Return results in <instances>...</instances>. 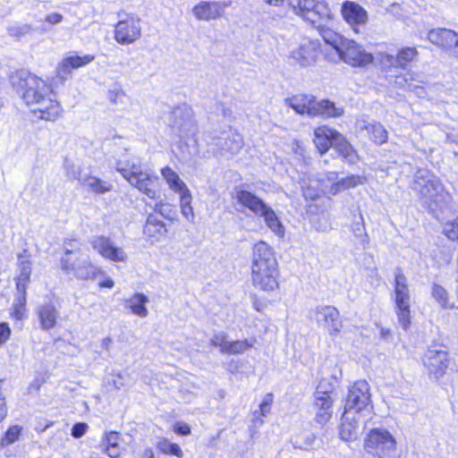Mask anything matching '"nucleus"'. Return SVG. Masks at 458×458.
I'll list each match as a JSON object with an SVG mask.
<instances>
[{
    "mask_svg": "<svg viewBox=\"0 0 458 458\" xmlns=\"http://www.w3.org/2000/svg\"><path fill=\"white\" fill-rule=\"evenodd\" d=\"M371 394L369 384L365 380L355 382L351 388L345 402V413L353 411L370 418L372 411Z\"/></svg>",
    "mask_w": 458,
    "mask_h": 458,
    "instance_id": "9d476101",
    "label": "nucleus"
},
{
    "mask_svg": "<svg viewBox=\"0 0 458 458\" xmlns=\"http://www.w3.org/2000/svg\"><path fill=\"white\" fill-rule=\"evenodd\" d=\"M423 364L429 377L440 378L449 365L447 348L438 344L428 346L423 356Z\"/></svg>",
    "mask_w": 458,
    "mask_h": 458,
    "instance_id": "ddd939ff",
    "label": "nucleus"
},
{
    "mask_svg": "<svg viewBox=\"0 0 458 458\" xmlns=\"http://www.w3.org/2000/svg\"><path fill=\"white\" fill-rule=\"evenodd\" d=\"M161 174L165 180L169 188L174 192L180 191L187 187L186 184L180 179L178 174L169 166L162 168Z\"/></svg>",
    "mask_w": 458,
    "mask_h": 458,
    "instance_id": "f704fd0d",
    "label": "nucleus"
},
{
    "mask_svg": "<svg viewBox=\"0 0 458 458\" xmlns=\"http://www.w3.org/2000/svg\"><path fill=\"white\" fill-rule=\"evenodd\" d=\"M106 452L111 458H116L120 455V448L119 445L113 446H104Z\"/></svg>",
    "mask_w": 458,
    "mask_h": 458,
    "instance_id": "69168bd1",
    "label": "nucleus"
},
{
    "mask_svg": "<svg viewBox=\"0 0 458 458\" xmlns=\"http://www.w3.org/2000/svg\"><path fill=\"white\" fill-rule=\"evenodd\" d=\"M107 98L114 105H123L126 98V93L120 86H114L108 89Z\"/></svg>",
    "mask_w": 458,
    "mask_h": 458,
    "instance_id": "c03bdc74",
    "label": "nucleus"
},
{
    "mask_svg": "<svg viewBox=\"0 0 458 458\" xmlns=\"http://www.w3.org/2000/svg\"><path fill=\"white\" fill-rule=\"evenodd\" d=\"M426 82L425 76L422 73L408 71L403 75L395 76L394 85L400 89L406 90L420 89L423 91V87L420 84Z\"/></svg>",
    "mask_w": 458,
    "mask_h": 458,
    "instance_id": "c85d7f7f",
    "label": "nucleus"
},
{
    "mask_svg": "<svg viewBox=\"0 0 458 458\" xmlns=\"http://www.w3.org/2000/svg\"><path fill=\"white\" fill-rule=\"evenodd\" d=\"M60 267L62 271L67 275H72L78 280H95L100 276H104V271L93 265L89 258L82 257H61Z\"/></svg>",
    "mask_w": 458,
    "mask_h": 458,
    "instance_id": "1a4fd4ad",
    "label": "nucleus"
},
{
    "mask_svg": "<svg viewBox=\"0 0 458 458\" xmlns=\"http://www.w3.org/2000/svg\"><path fill=\"white\" fill-rule=\"evenodd\" d=\"M343 47L337 54L341 59L352 66H364L373 61L372 55L365 52L353 40L346 38Z\"/></svg>",
    "mask_w": 458,
    "mask_h": 458,
    "instance_id": "6ab92c4d",
    "label": "nucleus"
},
{
    "mask_svg": "<svg viewBox=\"0 0 458 458\" xmlns=\"http://www.w3.org/2000/svg\"><path fill=\"white\" fill-rule=\"evenodd\" d=\"M115 169L132 187L148 198L156 199L158 197V176L144 171L138 157L125 151L116 160Z\"/></svg>",
    "mask_w": 458,
    "mask_h": 458,
    "instance_id": "7ed1b4c3",
    "label": "nucleus"
},
{
    "mask_svg": "<svg viewBox=\"0 0 458 458\" xmlns=\"http://www.w3.org/2000/svg\"><path fill=\"white\" fill-rule=\"evenodd\" d=\"M23 258H24L23 254H20L18 256V259L20 260V262H19V269H20L19 277H21V280H24V282H29L30 276L31 274V263L28 259H22Z\"/></svg>",
    "mask_w": 458,
    "mask_h": 458,
    "instance_id": "49530a36",
    "label": "nucleus"
},
{
    "mask_svg": "<svg viewBox=\"0 0 458 458\" xmlns=\"http://www.w3.org/2000/svg\"><path fill=\"white\" fill-rule=\"evenodd\" d=\"M157 447L165 454L174 455L178 458H182L183 456L181 447L177 444L172 443L166 438L160 439L157 444Z\"/></svg>",
    "mask_w": 458,
    "mask_h": 458,
    "instance_id": "ea45409f",
    "label": "nucleus"
},
{
    "mask_svg": "<svg viewBox=\"0 0 458 458\" xmlns=\"http://www.w3.org/2000/svg\"><path fill=\"white\" fill-rule=\"evenodd\" d=\"M11 329L7 323H0V346L10 337Z\"/></svg>",
    "mask_w": 458,
    "mask_h": 458,
    "instance_id": "4d7b16f0",
    "label": "nucleus"
},
{
    "mask_svg": "<svg viewBox=\"0 0 458 458\" xmlns=\"http://www.w3.org/2000/svg\"><path fill=\"white\" fill-rule=\"evenodd\" d=\"M256 340L253 339H245V340H237L232 341L228 343L227 348L225 350L226 354H241L252 348Z\"/></svg>",
    "mask_w": 458,
    "mask_h": 458,
    "instance_id": "58836bf2",
    "label": "nucleus"
},
{
    "mask_svg": "<svg viewBox=\"0 0 458 458\" xmlns=\"http://www.w3.org/2000/svg\"><path fill=\"white\" fill-rule=\"evenodd\" d=\"M181 212L189 222H193L195 216L191 206L181 207Z\"/></svg>",
    "mask_w": 458,
    "mask_h": 458,
    "instance_id": "680f3d73",
    "label": "nucleus"
},
{
    "mask_svg": "<svg viewBox=\"0 0 458 458\" xmlns=\"http://www.w3.org/2000/svg\"><path fill=\"white\" fill-rule=\"evenodd\" d=\"M411 189L428 209L434 211L442 207L449 198L441 180L428 169H418L414 174Z\"/></svg>",
    "mask_w": 458,
    "mask_h": 458,
    "instance_id": "39448f33",
    "label": "nucleus"
},
{
    "mask_svg": "<svg viewBox=\"0 0 458 458\" xmlns=\"http://www.w3.org/2000/svg\"><path fill=\"white\" fill-rule=\"evenodd\" d=\"M444 233L452 241H458V217L453 222L446 223L444 226Z\"/></svg>",
    "mask_w": 458,
    "mask_h": 458,
    "instance_id": "09e8293b",
    "label": "nucleus"
},
{
    "mask_svg": "<svg viewBox=\"0 0 458 458\" xmlns=\"http://www.w3.org/2000/svg\"><path fill=\"white\" fill-rule=\"evenodd\" d=\"M410 298L407 278L403 274L397 273L394 280L395 311L399 324L404 330L411 324Z\"/></svg>",
    "mask_w": 458,
    "mask_h": 458,
    "instance_id": "f8f14e48",
    "label": "nucleus"
},
{
    "mask_svg": "<svg viewBox=\"0 0 458 458\" xmlns=\"http://www.w3.org/2000/svg\"><path fill=\"white\" fill-rule=\"evenodd\" d=\"M285 102L298 114H307L310 117H339L344 114L343 107L327 99L318 101L312 95H295Z\"/></svg>",
    "mask_w": 458,
    "mask_h": 458,
    "instance_id": "423d86ee",
    "label": "nucleus"
},
{
    "mask_svg": "<svg viewBox=\"0 0 458 458\" xmlns=\"http://www.w3.org/2000/svg\"><path fill=\"white\" fill-rule=\"evenodd\" d=\"M334 386L327 380H321L314 394V405L317 409L315 420L318 423L326 424L332 416L333 399L331 394Z\"/></svg>",
    "mask_w": 458,
    "mask_h": 458,
    "instance_id": "4468645a",
    "label": "nucleus"
},
{
    "mask_svg": "<svg viewBox=\"0 0 458 458\" xmlns=\"http://www.w3.org/2000/svg\"><path fill=\"white\" fill-rule=\"evenodd\" d=\"M227 4L202 1L192 9V13L199 21H210L219 18Z\"/></svg>",
    "mask_w": 458,
    "mask_h": 458,
    "instance_id": "5701e85b",
    "label": "nucleus"
},
{
    "mask_svg": "<svg viewBox=\"0 0 458 458\" xmlns=\"http://www.w3.org/2000/svg\"><path fill=\"white\" fill-rule=\"evenodd\" d=\"M338 131L327 126H320L314 131V144L319 153L325 154L333 148V138H336Z\"/></svg>",
    "mask_w": 458,
    "mask_h": 458,
    "instance_id": "cd10ccee",
    "label": "nucleus"
},
{
    "mask_svg": "<svg viewBox=\"0 0 458 458\" xmlns=\"http://www.w3.org/2000/svg\"><path fill=\"white\" fill-rule=\"evenodd\" d=\"M94 60L93 55H86L83 56L73 55L64 58L56 67V78L64 82L71 74L73 69L82 67Z\"/></svg>",
    "mask_w": 458,
    "mask_h": 458,
    "instance_id": "4be33fe9",
    "label": "nucleus"
},
{
    "mask_svg": "<svg viewBox=\"0 0 458 458\" xmlns=\"http://www.w3.org/2000/svg\"><path fill=\"white\" fill-rule=\"evenodd\" d=\"M92 248L104 259L113 262H126L128 256L124 250L114 244L109 237L94 236L90 240Z\"/></svg>",
    "mask_w": 458,
    "mask_h": 458,
    "instance_id": "dca6fc26",
    "label": "nucleus"
},
{
    "mask_svg": "<svg viewBox=\"0 0 458 458\" xmlns=\"http://www.w3.org/2000/svg\"><path fill=\"white\" fill-rule=\"evenodd\" d=\"M176 193L180 195V207L191 206L192 197L188 187Z\"/></svg>",
    "mask_w": 458,
    "mask_h": 458,
    "instance_id": "6e6d98bb",
    "label": "nucleus"
},
{
    "mask_svg": "<svg viewBox=\"0 0 458 458\" xmlns=\"http://www.w3.org/2000/svg\"><path fill=\"white\" fill-rule=\"evenodd\" d=\"M259 216L263 218L266 225L276 236L280 238L284 236V227L278 216L270 206L267 205Z\"/></svg>",
    "mask_w": 458,
    "mask_h": 458,
    "instance_id": "473e14b6",
    "label": "nucleus"
},
{
    "mask_svg": "<svg viewBox=\"0 0 458 458\" xmlns=\"http://www.w3.org/2000/svg\"><path fill=\"white\" fill-rule=\"evenodd\" d=\"M166 232L165 223L158 219L157 215L149 214L148 216L143 233L151 243L160 241L161 238L165 236Z\"/></svg>",
    "mask_w": 458,
    "mask_h": 458,
    "instance_id": "bb28decb",
    "label": "nucleus"
},
{
    "mask_svg": "<svg viewBox=\"0 0 458 458\" xmlns=\"http://www.w3.org/2000/svg\"><path fill=\"white\" fill-rule=\"evenodd\" d=\"M148 302V298L143 293H135L131 298L125 300V303L134 315L140 318H146L148 311L146 304Z\"/></svg>",
    "mask_w": 458,
    "mask_h": 458,
    "instance_id": "72a5a7b5",
    "label": "nucleus"
},
{
    "mask_svg": "<svg viewBox=\"0 0 458 458\" xmlns=\"http://www.w3.org/2000/svg\"><path fill=\"white\" fill-rule=\"evenodd\" d=\"M64 17L58 13H52L46 16L45 21L52 25H56L63 21Z\"/></svg>",
    "mask_w": 458,
    "mask_h": 458,
    "instance_id": "bf43d9fd",
    "label": "nucleus"
},
{
    "mask_svg": "<svg viewBox=\"0 0 458 458\" xmlns=\"http://www.w3.org/2000/svg\"><path fill=\"white\" fill-rule=\"evenodd\" d=\"M112 384L115 389H121L124 386L123 376L121 374L114 375Z\"/></svg>",
    "mask_w": 458,
    "mask_h": 458,
    "instance_id": "338daca9",
    "label": "nucleus"
},
{
    "mask_svg": "<svg viewBox=\"0 0 458 458\" xmlns=\"http://www.w3.org/2000/svg\"><path fill=\"white\" fill-rule=\"evenodd\" d=\"M64 168L65 170L66 176L71 180H77L80 183L83 175H81V168L75 165L69 159H65L64 162Z\"/></svg>",
    "mask_w": 458,
    "mask_h": 458,
    "instance_id": "a18cd8bd",
    "label": "nucleus"
},
{
    "mask_svg": "<svg viewBox=\"0 0 458 458\" xmlns=\"http://www.w3.org/2000/svg\"><path fill=\"white\" fill-rule=\"evenodd\" d=\"M174 121L173 127L180 133L181 137L194 133L195 121L190 108H176L174 111Z\"/></svg>",
    "mask_w": 458,
    "mask_h": 458,
    "instance_id": "393cba45",
    "label": "nucleus"
},
{
    "mask_svg": "<svg viewBox=\"0 0 458 458\" xmlns=\"http://www.w3.org/2000/svg\"><path fill=\"white\" fill-rule=\"evenodd\" d=\"M333 148L339 155L349 164H355L358 160V155L352 146L341 134L337 133L336 138H333Z\"/></svg>",
    "mask_w": 458,
    "mask_h": 458,
    "instance_id": "7c9ffc66",
    "label": "nucleus"
},
{
    "mask_svg": "<svg viewBox=\"0 0 458 458\" xmlns=\"http://www.w3.org/2000/svg\"><path fill=\"white\" fill-rule=\"evenodd\" d=\"M288 4L295 14L314 25L333 16L324 0H288Z\"/></svg>",
    "mask_w": 458,
    "mask_h": 458,
    "instance_id": "6e6552de",
    "label": "nucleus"
},
{
    "mask_svg": "<svg viewBox=\"0 0 458 458\" xmlns=\"http://www.w3.org/2000/svg\"><path fill=\"white\" fill-rule=\"evenodd\" d=\"M234 198L241 205L250 209L258 216L267 206L260 198L246 190L236 189Z\"/></svg>",
    "mask_w": 458,
    "mask_h": 458,
    "instance_id": "a878e982",
    "label": "nucleus"
},
{
    "mask_svg": "<svg viewBox=\"0 0 458 458\" xmlns=\"http://www.w3.org/2000/svg\"><path fill=\"white\" fill-rule=\"evenodd\" d=\"M352 231L353 235L357 238L359 241V244L360 245V248L365 250L369 244V238L368 234L365 231V225L363 223V219L360 216V221L353 222L352 225Z\"/></svg>",
    "mask_w": 458,
    "mask_h": 458,
    "instance_id": "79ce46f5",
    "label": "nucleus"
},
{
    "mask_svg": "<svg viewBox=\"0 0 458 458\" xmlns=\"http://www.w3.org/2000/svg\"><path fill=\"white\" fill-rule=\"evenodd\" d=\"M27 283L28 282H24V280H21V277H18V280L16 283V288H17L18 293H20L19 296L26 297L25 295H26Z\"/></svg>",
    "mask_w": 458,
    "mask_h": 458,
    "instance_id": "0e129e2a",
    "label": "nucleus"
},
{
    "mask_svg": "<svg viewBox=\"0 0 458 458\" xmlns=\"http://www.w3.org/2000/svg\"><path fill=\"white\" fill-rule=\"evenodd\" d=\"M216 110L220 112L225 118H230L233 114V111L231 110V108L222 103L216 106Z\"/></svg>",
    "mask_w": 458,
    "mask_h": 458,
    "instance_id": "e2e57ef3",
    "label": "nucleus"
},
{
    "mask_svg": "<svg viewBox=\"0 0 458 458\" xmlns=\"http://www.w3.org/2000/svg\"><path fill=\"white\" fill-rule=\"evenodd\" d=\"M321 36L327 45H330L336 52L344 47L346 38L330 29H323Z\"/></svg>",
    "mask_w": 458,
    "mask_h": 458,
    "instance_id": "4c0bfd02",
    "label": "nucleus"
},
{
    "mask_svg": "<svg viewBox=\"0 0 458 458\" xmlns=\"http://www.w3.org/2000/svg\"><path fill=\"white\" fill-rule=\"evenodd\" d=\"M428 39L434 45L445 49H452L458 58V34L447 29H433L428 33Z\"/></svg>",
    "mask_w": 458,
    "mask_h": 458,
    "instance_id": "aec40b11",
    "label": "nucleus"
},
{
    "mask_svg": "<svg viewBox=\"0 0 458 458\" xmlns=\"http://www.w3.org/2000/svg\"><path fill=\"white\" fill-rule=\"evenodd\" d=\"M263 417L264 416H262L258 410L253 411L251 425H250L251 431L253 430V428H259L264 423V420L262 419Z\"/></svg>",
    "mask_w": 458,
    "mask_h": 458,
    "instance_id": "13d9d810",
    "label": "nucleus"
},
{
    "mask_svg": "<svg viewBox=\"0 0 458 458\" xmlns=\"http://www.w3.org/2000/svg\"><path fill=\"white\" fill-rule=\"evenodd\" d=\"M26 297L18 296L15 300L13 316L16 319H21L25 311Z\"/></svg>",
    "mask_w": 458,
    "mask_h": 458,
    "instance_id": "8fccbe9b",
    "label": "nucleus"
},
{
    "mask_svg": "<svg viewBox=\"0 0 458 458\" xmlns=\"http://www.w3.org/2000/svg\"><path fill=\"white\" fill-rule=\"evenodd\" d=\"M431 295L443 309L452 310L454 304L449 301L447 291L440 284H434L431 287Z\"/></svg>",
    "mask_w": 458,
    "mask_h": 458,
    "instance_id": "c9c22d12",
    "label": "nucleus"
},
{
    "mask_svg": "<svg viewBox=\"0 0 458 458\" xmlns=\"http://www.w3.org/2000/svg\"><path fill=\"white\" fill-rule=\"evenodd\" d=\"M370 139L377 144L382 145L386 142L388 138V133L384 126L379 123H375L369 124L366 127Z\"/></svg>",
    "mask_w": 458,
    "mask_h": 458,
    "instance_id": "e433bc0d",
    "label": "nucleus"
},
{
    "mask_svg": "<svg viewBox=\"0 0 458 458\" xmlns=\"http://www.w3.org/2000/svg\"><path fill=\"white\" fill-rule=\"evenodd\" d=\"M320 52L318 40L303 38L299 47L291 52V58L301 66L306 67L317 62Z\"/></svg>",
    "mask_w": 458,
    "mask_h": 458,
    "instance_id": "f3484780",
    "label": "nucleus"
},
{
    "mask_svg": "<svg viewBox=\"0 0 458 458\" xmlns=\"http://www.w3.org/2000/svg\"><path fill=\"white\" fill-rule=\"evenodd\" d=\"M11 82L28 106H38L33 113L46 121H55L61 114L60 104L53 98L51 85L28 70H19Z\"/></svg>",
    "mask_w": 458,
    "mask_h": 458,
    "instance_id": "f257e3e1",
    "label": "nucleus"
},
{
    "mask_svg": "<svg viewBox=\"0 0 458 458\" xmlns=\"http://www.w3.org/2000/svg\"><path fill=\"white\" fill-rule=\"evenodd\" d=\"M27 30H28L27 27H17V28L10 29V33H11V35L19 37V36L24 35Z\"/></svg>",
    "mask_w": 458,
    "mask_h": 458,
    "instance_id": "774afa93",
    "label": "nucleus"
},
{
    "mask_svg": "<svg viewBox=\"0 0 458 458\" xmlns=\"http://www.w3.org/2000/svg\"><path fill=\"white\" fill-rule=\"evenodd\" d=\"M272 403L273 394L271 393H268L265 395L264 399L259 404V409L258 410L262 416L266 417L267 416V414L270 413Z\"/></svg>",
    "mask_w": 458,
    "mask_h": 458,
    "instance_id": "3c124183",
    "label": "nucleus"
},
{
    "mask_svg": "<svg viewBox=\"0 0 458 458\" xmlns=\"http://www.w3.org/2000/svg\"><path fill=\"white\" fill-rule=\"evenodd\" d=\"M141 37V20L135 14H127L120 20L114 28V39L126 46L136 42Z\"/></svg>",
    "mask_w": 458,
    "mask_h": 458,
    "instance_id": "2eb2a0df",
    "label": "nucleus"
},
{
    "mask_svg": "<svg viewBox=\"0 0 458 458\" xmlns=\"http://www.w3.org/2000/svg\"><path fill=\"white\" fill-rule=\"evenodd\" d=\"M37 316L41 329L48 331L55 327L59 312L52 303H46L38 308Z\"/></svg>",
    "mask_w": 458,
    "mask_h": 458,
    "instance_id": "c756f323",
    "label": "nucleus"
},
{
    "mask_svg": "<svg viewBox=\"0 0 458 458\" xmlns=\"http://www.w3.org/2000/svg\"><path fill=\"white\" fill-rule=\"evenodd\" d=\"M21 430L22 428L18 425L10 427L5 432L4 437L1 439V445L4 446L13 444L19 439Z\"/></svg>",
    "mask_w": 458,
    "mask_h": 458,
    "instance_id": "37998d69",
    "label": "nucleus"
},
{
    "mask_svg": "<svg viewBox=\"0 0 458 458\" xmlns=\"http://www.w3.org/2000/svg\"><path fill=\"white\" fill-rule=\"evenodd\" d=\"M317 323L326 327L330 335H337L342 328L340 314L336 308L329 305L318 306L314 310Z\"/></svg>",
    "mask_w": 458,
    "mask_h": 458,
    "instance_id": "a211bd4d",
    "label": "nucleus"
},
{
    "mask_svg": "<svg viewBox=\"0 0 458 458\" xmlns=\"http://www.w3.org/2000/svg\"><path fill=\"white\" fill-rule=\"evenodd\" d=\"M88 428L87 423L77 422L72 428V436L75 438H80L87 432Z\"/></svg>",
    "mask_w": 458,
    "mask_h": 458,
    "instance_id": "5fc2aeb1",
    "label": "nucleus"
},
{
    "mask_svg": "<svg viewBox=\"0 0 458 458\" xmlns=\"http://www.w3.org/2000/svg\"><path fill=\"white\" fill-rule=\"evenodd\" d=\"M204 141L208 147V151L213 155L224 157H233L236 155L243 146L242 137L233 131H225L218 135L216 132L207 131L204 133Z\"/></svg>",
    "mask_w": 458,
    "mask_h": 458,
    "instance_id": "0eeeda50",
    "label": "nucleus"
},
{
    "mask_svg": "<svg viewBox=\"0 0 458 458\" xmlns=\"http://www.w3.org/2000/svg\"><path fill=\"white\" fill-rule=\"evenodd\" d=\"M120 434L116 431H110L106 433L103 438V446H114L119 445Z\"/></svg>",
    "mask_w": 458,
    "mask_h": 458,
    "instance_id": "603ef678",
    "label": "nucleus"
},
{
    "mask_svg": "<svg viewBox=\"0 0 458 458\" xmlns=\"http://www.w3.org/2000/svg\"><path fill=\"white\" fill-rule=\"evenodd\" d=\"M228 343L227 335L225 332L215 334L210 340V344L214 347H219L222 353L225 352Z\"/></svg>",
    "mask_w": 458,
    "mask_h": 458,
    "instance_id": "de8ad7c7",
    "label": "nucleus"
},
{
    "mask_svg": "<svg viewBox=\"0 0 458 458\" xmlns=\"http://www.w3.org/2000/svg\"><path fill=\"white\" fill-rule=\"evenodd\" d=\"M365 448L378 458H398L394 437L383 428L370 430L365 440Z\"/></svg>",
    "mask_w": 458,
    "mask_h": 458,
    "instance_id": "9b49d317",
    "label": "nucleus"
},
{
    "mask_svg": "<svg viewBox=\"0 0 458 458\" xmlns=\"http://www.w3.org/2000/svg\"><path fill=\"white\" fill-rule=\"evenodd\" d=\"M364 179L360 175L352 174L339 179L336 172L327 171L319 173L310 184L302 185L303 195L306 199H315L319 193L335 196L345 190L363 184Z\"/></svg>",
    "mask_w": 458,
    "mask_h": 458,
    "instance_id": "20e7f679",
    "label": "nucleus"
},
{
    "mask_svg": "<svg viewBox=\"0 0 458 458\" xmlns=\"http://www.w3.org/2000/svg\"><path fill=\"white\" fill-rule=\"evenodd\" d=\"M340 436L344 440H350L354 437V428L351 424L342 423L340 427Z\"/></svg>",
    "mask_w": 458,
    "mask_h": 458,
    "instance_id": "864d4df0",
    "label": "nucleus"
},
{
    "mask_svg": "<svg viewBox=\"0 0 458 458\" xmlns=\"http://www.w3.org/2000/svg\"><path fill=\"white\" fill-rule=\"evenodd\" d=\"M342 15L351 26L363 25L368 21L367 12L363 7L352 1H345L342 5Z\"/></svg>",
    "mask_w": 458,
    "mask_h": 458,
    "instance_id": "b1692460",
    "label": "nucleus"
},
{
    "mask_svg": "<svg viewBox=\"0 0 458 458\" xmlns=\"http://www.w3.org/2000/svg\"><path fill=\"white\" fill-rule=\"evenodd\" d=\"M174 431L182 436H188L191 433L190 427L185 423H176L174 426Z\"/></svg>",
    "mask_w": 458,
    "mask_h": 458,
    "instance_id": "052dcab7",
    "label": "nucleus"
},
{
    "mask_svg": "<svg viewBox=\"0 0 458 458\" xmlns=\"http://www.w3.org/2000/svg\"><path fill=\"white\" fill-rule=\"evenodd\" d=\"M418 55V51L415 47H403L396 55L385 54L381 57V63L385 67L401 68L405 70L408 64L412 62Z\"/></svg>",
    "mask_w": 458,
    "mask_h": 458,
    "instance_id": "412c9836",
    "label": "nucleus"
},
{
    "mask_svg": "<svg viewBox=\"0 0 458 458\" xmlns=\"http://www.w3.org/2000/svg\"><path fill=\"white\" fill-rule=\"evenodd\" d=\"M250 267L255 288L264 292L278 288V263L273 249L265 242L260 241L253 246Z\"/></svg>",
    "mask_w": 458,
    "mask_h": 458,
    "instance_id": "f03ea898",
    "label": "nucleus"
},
{
    "mask_svg": "<svg viewBox=\"0 0 458 458\" xmlns=\"http://www.w3.org/2000/svg\"><path fill=\"white\" fill-rule=\"evenodd\" d=\"M64 256L63 257H72L76 259L78 256L82 257L81 250V243L78 239H65L63 244Z\"/></svg>",
    "mask_w": 458,
    "mask_h": 458,
    "instance_id": "a19ab883",
    "label": "nucleus"
},
{
    "mask_svg": "<svg viewBox=\"0 0 458 458\" xmlns=\"http://www.w3.org/2000/svg\"><path fill=\"white\" fill-rule=\"evenodd\" d=\"M81 185L88 188L90 191L96 194H105L113 190V184L111 182L90 174L83 175V178L81 181Z\"/></svg>",
    "mask_w": 458,
    "mask_h": 458,
    "instance_id": "2f4dec72",
    "label": "nucleus"
}]
</instances>
